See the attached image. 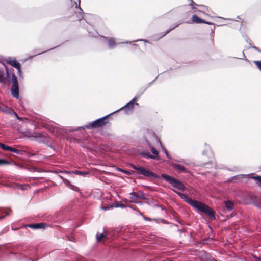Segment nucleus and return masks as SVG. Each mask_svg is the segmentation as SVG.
I'll return each instance as SVG.
<instances>
[{
    "instance_id": "obj_1",
    "label": "nucleus",
    "mask_w": 261,
    "mask_h": 261,
    "mask_svg": "<svg viewBox=\"0 0 261 261\" xmlns=\"http://www.w3.org/2000/svg\"><path fill=\"white\" fill-rule=\"evenodd\" d=\"M173 191L178 196H179L181 199L184 200L185 202L188 203L194 208L198 210L199 211H201L204 214H206L211 217H212L214 219H215V212L205 204L202 203L197 200H193L191 198H188L184 194L176 190H173Z\"/></svg>"
},
{
    "instance_id": "obj_2",
    "label": "nucleus",
    "mask_w": 261,
    "mask_h": 261,
    "mask_svg": "<svg viewBox=\"0 0 261 261\" xmlns=\"http://www.w3.org/2000/svg\"><path fill=\"white\" fill-rule=\"evenodd\" d=\"M110 116L111 115H105L103 117L97 119V120L93 121L92 122L88 124L85 125L83 127H78L75 129H69L68 132H73L75 130H80L81 129H90L94 128L102 127L106 125V124H107L110 120Z\"/></svg>"
},
{
    "instance_id": "obj_3",
    "label": "nucleus",
    "mask_w": 261,
    "mask_h": 261,
    "mask_svg": "<svg viewBox=\"0 0 261 261\" xmlns=\"http://www.w3.org/2000/svg\"><path fill=\"white\" fill-rule=\"evenodd\" d=\"M139 96H140L138 97H135L123 107L113 112H111L108 114H115L118 112H122L123 114H127L128 113H132L134 109V105H138V104L137 103V101Z\"/></svg>"
},
{
    "instance_id": "obj_4",
    "label": "nucleus",
    "mask_w": 261,
    "mask_h": 261,
    "mask_svg": "<svg viewBox=\"0 0 261 261\" xmlns=\"http://www.w3.org/2000/svg\"><path fill=\"white\" fill-rule=\"evenodd\" d=\"M161 176L164 178L166 181L171 184L174 188L181 191L185 190V187L184 184L178 179L164 173L162 174Z\"/></svg>"
},
{
    "instance_id": "obj_5",
    "label": "nucleus",
    "mask_w": 261,
    "mask_h": 261,
    "mask_svg": "<svg viewBox=\"0 0 261 261\" xmlns=\"http://www.w3.org/2000/svg\"><path fill=\"white\" fill-rule=\"evenodd\" d=\"M12 74L11 76V82L12 85L11 87V93L13 97L18 98L19 96V84L17 77L14 73V69L11 68Z\"/></svg>"
},
{
    "instance_id": "obj_6",
    "label": "nucleus",
    "mask_w": 261,
    "mask_h": 261,
    "mask_svg": "<svg viewBox=\"0 0 261 261\" xmlns=\"http://www.w3.org/2000/svg\"><path fill=\"white\" fill-rule=\"evenodd\" d=\"M30 135L35 140L40 143H46L48 141L47 134L44 132L34 131L30 134Z\"/></svg>"
},
{
    "instance_id": "obj_7",
    "label": "nucleus",
    "mask_w": 261,
    "mask_h": 261,
    "mask_svg": "<svg viewBox=\"0 0 261 261\" xmlns=\"http://www.w3.org/2000/svg\"><path fill=\"white\" fill-rule=\"evenodd\" d=\"M140 175H143L145 177H149L150 178H152L154 179H160V177L153 173V172L145 168H143L140 173L139 174Z\"/></svg>"
},
{
    "instance_id": "obj_8",
    "label": "nucleus",
    "mask_w": 261,
    "mask_h": 261,
    "mask_svg": "<svg viewBox=\"0 0 261 261\" xmlns=\"http://www.w3.org/2000/svg\"><path fill=\"white\" fill-rule=\"evenodd\" d=\"M6 61L7 63L16 69L21 67V64L14 58L8 57L7 58Z\"/></svg>"
},
{
    "instance_id": "obj_9",
    "label": "nucleus",
    "mask_w": 261,
    "mask_h": 261,
    "mask_svg": "<svg viewBox=\"0 0 261 261\" xmlns=\"http://www.w3.org/2000/svg\"><path fill=\"white\" fill-rule=\"evenodd\" d=\"M171 166L178 173H186L188 172V170L182 165L175 163H172Z\"/></svg>"
},
{
    "instance_id": "obj_10",
    "label": "nucleus",
    "mask_w": 261,
    "mask_h": 261,
    "mask_svg": "<svg viewBox=\"0 0 261 261\" xmlns=\"http://www.w3.org/2000/svg\"><path fill=\"white\" fill-rule=\"evenodd\" d=\"M101 37L108 41V46L109 49H112L116 47L117 43L116 42V39L115 38L108 37L103 36H101Z\"/></svg>"
},
{
    "instance_id": "obj_11",
    "label": "nucleus",
    "mask_w": 261,
    "mask_h": 261,
    "mask_svg": "<svg viewBox=\"0 0 261 261\" xmlns=\"http://www.w3.org/2000/svg\"><path fill=\"white\" fill-rule=\"evenodd\" d=\"M0 111L3 113H7V114H17L13 109L3 104L0 105Z\"/></svg>"
},
{
    "instance_id": "obj_12",
    "label": "nucleus",
    "mask_w": 261,
    "mask_h": 261,
    "mask_svg": "<svg viewBox=\"0 0 261 261\" xmlns=\"http://www.w3.org/2000/svg\"><path fill=\"white\" fill-rule=\"evenodd\" d=\"M27 226L30 228L33 229H44L47 226V224L44 223H39L28 224Z\"/></svg>"
},
{
    "instance_id": "obj_13",
    "label": "nucleus",
    "mask_w": 261,
    "mask_h": 261,
    "mask_svg": "<svg viewBox=\"0 0 261 261\" xmlns=\"http://www.w3.org/2000/svg\"><path fill=\"white\" fill-rule=\"evenodd\" d=\"M132 196L130 198H135L136 199H145V197L144 196V193L143 192H139L138 193L136 192H132L131 194Z\"/></svg>"
},
{
    "instance_id": "obj_14",
    "label": "nucleus",
    "mask_w": 261,
    "mask_h": 261,
    "mask_svg": "<svg viewBox=\"0 0 261 261\" xmlns=\"http://www.w3.org/2000/svg\"><path fill=\"white\" fill-rule=\"evenodd\" d=\"M75 4L76 5L75 7L79 10V12H75L76 17L79 21H81L83 19H84V11L82 9V8L80 7V4L77 5V3L75 2Z\"/></svg>"
},
{
    "instance_id": "obj_15",
    "label": "nucleus",
    "mask_w": 261,
    "mask_h": 261,
    "mask_svg": "<svg viewBox=\"0 0 261 261\" xmlns=\"http://www.w3.org/2000/svg\"><path fill=\"white\" fill-rule=\"evenodd\" d=\"M140 156L146 159H156L155 156L150 154V152L147 150H144L143 152L140 153Z\"/></svg>"
},
{
    "instance_id": "obj_16",
    "label": "nucleus",
    "mask_w": 261,
    "mask_h": 261,
    "mask_svg": "<svg viewBox=\"0 0 261 261\" xmlns=\"http://www.w3.org/2000/svg\"><path fill=\"white\" fill-rule=\"evenodd\" d=\"M139 41H144L145 42H147V41L146 40L140 39L134 40L133 41H126V42H119V43H118V44H121V43H122V44H132V45L136 46V47H138V48H139V46L138 44L133 43V42H139Z\"/></svg>"
},
{
    "instance_id": "obj_17",
    "label": "nucleus",
    "mask_w": 261,
    "mask_h": 261,
    "mask_svg": "<svg viewBox=\"0 0 261 261\" xmlns=\"http://www.w3.org/2000/svg\"><path fill=\"white\" fill-rule=\"evenodd\" d=\"M11 210L9 209L0 208V220L3 219L5 216L9 215Z\"/></svg>"
},
{
    "instance_id": "obj_18",
    "label": "nucleus",
    "mask_w": 261,
    "mask_h": 261,
    "mask_svg": "<svg viewBox=\"0 0 261 261\" xmlns=\"http://www.w3.org/2000/svg\"><path fill=\"white\" fill-rule=\"evenodd\" d=\"M191 20L193 23L196 24L202 23V22H203V19L199 17L196 14H194L192 16Z\"/></svg>"
},
{
    "instance_id": "obj_19",
    "label": "nucleus",
    "mask_w": 261,
    "mask_h": 261,
    "mask_svg": "<svg viewBox=\"0 0 261 261\" xmlns=\"http://www.w3.org/2000/svg\"><path fill=\"white\" fill-rule=\"evenodd\" d=\"M226 208L229 211H232L234 208V204L231 201L228 200L224 203Z\"/></svg>"
},
{
    "instance_id": "obj_20",
    "label": "nucleus",
    "mask_w": 261,
    "mask_h": 261,
    "mask_svg": "<svg viewBox=\"0 0 261 261\" xmlns=\"http://www.w3.org/2000/svg\"><path fill=\"white\" fill-rule=\"evenodd\" d=\"M146 142H147V146L149 147V148L151 150V152H152V153L153 154L152 155L155 156L156 159H158V156L159 155L158 151L155 149V148L154 147L151 146V144L149 142H148V141H146Z\"/></svg>"
},
{
    "instance_id": "obj_21",
    "label": "nucleus",
    "mask_w": 261,
    "mask_h": 261,
    "mask_svg": "<svg viewBox=\"0 0 261 261\" xmlns=\"http://www.w3.org/2000/svg\"><path fill=\"white\" fill-rule=\"evenodd\" d=\"M0 83L3 85L6 84V80L5 78V72L4 70L0 69Z\"/></svg>"
},
{
    "instance_id": "obj_22",
    "label": "nucleus",
    "mask_w": 261,
    "mask_h": 261,
    "mask_svg": "<svg viewBox=\"0 0 261 261\" xmlns=\"http://www.w3.org/2000/svg\"><path fill=\"white\" fill-rule=\"evenodd\" d=\"M5 68L6 69V77L5 78L6 79V83L8 82V83H10L11 82V74L9 72L8 67L6 65H5Z\"/></svg>"
},
{
    "instance_id": "obj_23",
    "label": "nucleus",
    "mask_w": 261,
    "mask_h": 261,
    "mask_svg": "<svg viewBox=\"0 0 261 261\" xmlns=\"http://www.w3.org/2000/svg\"><path fill=\"white\" fill-rule=\"evenodd\" d=\"M72 173H74L76 175H81L82 176H85L87 175L89 173L87 171H81L79 170H75L72 171Z\"/></svg>"
},
{
    "instance_id": "obj_24",
    "label": "nucleus",
    "mask_w": 261,
    "mask_h": 261,
    "mask_svg": "<svg viewBox=\"0 0 261 261\" xmlns=\"http://www.w3.org/2000/svg\"><path fill=\"white\" fill-rule=\"evenodd\" d=\"M181 22L176 24V25L170 27L169 29H168L166 31H165L163 34L162 35V37L165 36L168 33H169L170 31L173 30L174 29H175L176 27H178L180 24H181Z\"/></svg>"
},
{
    "instance_id": "obj_25",
    "label": "nucleus",
    "mask_w": 261,
    "mask_h": 261,
    "mask_svg": "<svg viewBox=\"0 0 261 261\" xmlns=\"http://www.w3.org/2000/svg\"><path fill=\"white\" fill-rule=\"evenodd\" d=\"M15 117L18 120L21 121L23 123H29V120L25 117H20L19 115H14Z\"/></svg>"
},
{
    "instance_id": "obj_26",
    "label": "nucleus",
    "mask_w": 261,
    "mask_h": 261,
    "mask_svg": "<svg viewBox=\"0 0 261 261\" xmlns=\"http://www.w3.org/2000/svg\"><path fill=\"white\" fill-rule=\"evenodd\" d=\"M156 141H157L158 142H159V143L160 144V145L162 147V151H163V152H164L166 154V156L168 158H170L169 154L168 153V152H167V150H166V149L163 147L161 142L160 141H159L157 139H156Z\"/></svg>"
},
{
    "instance_id": "obj_27",
    "label": "nucleus",
    "mask_w": 261,
    "mask_h": 261,
    "mask_svg": "<svg viewBox=\"0 0 261 261\" xmlns=\"http://www.w3.org/2000/svg\"><path fill=\"white\" fill-rule=\"evenodd\" d=\"M253 179L256 180L257 185L261 187V176H257L252 177Z\"/></svg>"
},
{
    "instance_id": "obj_28",
    "label": "nucleus",
    "mask_w": 261,
    "mask_h": 261,
    "mask_svg": "<svg viewBox=\"0 0 261 261\" xmlns=\"http://www.w3.org/2000/svg\"><path fill=\"white\" fill-rule=\"evenodd\" d=\"M229 58H231L232 57H229ZM232 58L244 60H246V61L249 62V60L246 58V57L244 51L242 52V57L238 58V57H233Z\"/></svg>"
},
{
    "instance_id": "obj_29",
    "label": "nucleus",
    "mask_w": 261,
    "mask_h": 261,
    "mask_svg": "<svg viewBox=\"0 0 261 261\" xmlns=\"http://www.w3.org/2000/svg\"><path fill=\"white\" fill-rule=\"evenodd\" d=\"M106 238V236L103 233H101L100 235L96 234V240L97 242L100 241L102 239Z\"/></svg>"
},
{
    "instance_id": "obj_30",
    "label": "nucleus",
    "mask_w": 261,
    "mask_h": 261,
    "mask_svg": "<svg viewBox=\"0 0 261 261\" xmlns=\"http://www.w3.org/2000/svg\"><path fill=\"white\" fill-rule=\"evenodd\" d=\"M17 69V71H18V75L19 76L20 80L21 79H23V72L21 69V68H18Z\"/></svg>"
},
{
    "instance_id": "obj_31",
    "label": "nucleus",
    "mask_w": 261,
    "mask_h": 261,
    "mask_svg": "<svg viewBox=\"0 0 261 261\" xmlns=\"http://www.w3.org/2000/svg\"><path fill=\"white\" fill-rule=\"evenodd\" d=\"M64 183L67 187H69V188H70L72 185L71 182L68 179H64Z\"/></svg>"
},
{
    "instance_id": "obj_32",
    "label": "nucleus",
    "mask_w": 261,
    "mask_h": 261,
    "mask_svg": "<svg viewBox=\"0 0 261 261\" xmlns=\"http://www.w3.org/2000/svg\"><path fill=\"white\" fill-rule=\"evenodd\" d=\"M159 76V75L153 80L151 82H149L148 83L146 87L145 88V90L144 91H145L146 89H147L148 88H149V87H150L152 84L154 82V81L157 79V78Z\"/></svg>"
},
{
    "instance_id": "obj_33",
    "label": "nucleus",
    "mask_w": 261,
    "mask_h": 261,
    "mask_svg": "<svg viewBox=\"0 0 261 261\" xmlns=\"http://www.w3.org/2000/svg\"><path fill=\"white\" fill-rule=\"evenodd\" d=\"M10 164V162L6 160L0 159V165H8Z\"/></svg>"
},
{
    "instance_id": "obj_34",
    "label": "nucleus",
    "mask_w": 261,
    "mask_h": 261,
    "mask_svg": "<svg viewBox=\"0 0 261 261\" xmlns=\"http://www.w3.org/2000/svg\"><path fill=\"white\" fill-rule=\"evenodd\" d=\"M0 147L4 150L7 151L8 146L7 145H5V144L0 143Z\"/></svg>"
},
{
    "instance_id": "obj_35",
    "label": "nucleus",
    "mask_w": 261,
    "mask_h": 261,
    "mask_svg": "<svg viewBox=\"0 0 261 261\" xmlns=\"http://www.w3.org/2000/svg\"><path fill=\"white\" fill-rule=\"evenodd\" d=\"M197 6H199V7H200L201 8V10H198L199 12H203L204 11H205L207 9V7L204 5H197Z\"/></svg>"
},
{
    "instance_id": "obj_36",
    "label": "nucleus",
    "mask_w": 261,
    "mask_h": 261,
    "mask_svg": "<svg viewBox=\"0 0 261 261\" xmlns=\"http://www.w3.org/2000/svg\"><path fill=\"white\" fill-rule=\"evenodd\" d=\"M12 152H14V153H15L17 154H19V155H21L22 154L21 150L15 149L14 148L13 149V151H12Z\"/></svg>"
},
{
    "instance_id": "obj_37",
    "label": "nucleus",
    "mask_w": 261,
    "mask_h": 261,
    "mask_svg": "<svg viewBox=\"0 0 261 261\" xmlns=\"http://www.w3.org/2000/svg\"><path fill=\"white\" fill-rule=\"evenodd\" d=\"M70 189H72V190H73L74 191L80 192L79 188L77 187H76L74 185H72V186L71 187V188Z\"/></svg>"
},
{
    "instance_id": "obj_38",
    "label": "nucleus",
    "mask_w": 261,
    "mask_h": 261,
    "mask_svg": "<svg viewBox=\"0 0 261 261\" xmlns=\"http://www.w3.org/2000/svg\"><path fill=\"white\" fill-rule=\"evenodd\" d=\"M175 161L177 162L181 163H182L184 165H188L189 164L187 162H186L184 160H176Z\"/></svg>"
},
{
    "instance_id": "obj_39",
    "label": "nucleus",
    "mask_w": 261,
    "mask_h": 261,
    "mask_svg": "<svg viewBox=\"0 0 261 261\" xmlns=\"http://www.w3.org/2000/svg\"><path fill=\"white\" fill-rule=\"evenodd\" d=\"M202 23L210 25H214V24L211 22L207 21L206 20H204L203 19V22H202Z\"/></svg>"
},
{
    "instance_id": "obj_40",
    "label": "nucleus",
    "mask_w": 261,
    "mask_h": 261,
    "mask_svg": "<svg viewBox=\"0 0 261 261\" xmlns=\"http://www.w3.org/2000/svg\"><path fill=\"white\" fill-rule=\"evenodd\" d=\"M251 48H253L256 51L261 53V50H260V49L258 47H256L255 46H251Z\"/></svg>"
},
{
    "instance_id": "obj_41",
    "label": "nucleus",
    "mask_w": 261,
    "mask_h": 261,
    "mask_svg": "<svg viewBox=\"0 0 261 261\" xmlns=\"http://www.w3.org/2000/svg\"><path fill=\"white\" fill-rule=\"evenodd\" d=\"M143 167L139 166V165H137V170L138 171V174H139L140 173V172H141V171L142 170V169H143Z\"/></svg>"
},
{
    "instance_id": "obj_42",
    "label": "nucleus",
    "mask_w": 261,
    "mask_h": 261,
    "mask_svg": "<svg viewBox=\"0 0 261 261\" xmlns=\"http://www.w3.org/2000/svg\"><path fill=\"white\" fill-rule=\"evenodd\" d=\"M210 149V147L208 145L207 146H206V148H205V150L203 151L202 152V154L203 155H205L206 154V152L208 151V150Z\"/></svg>"
},
{
    "instance_id": "obj_43",
    "label": "nucleus",
    "mask_w": 261,
    "mask_h": 261,
    "mask_svg": "<svg viewBox=\"0 0 261 261\" xmlns=\"http://www.w3.org/2000/svg\"><path fill=\"white\" fill-rule=\"evenodd\" d=\"M118 170L119 171H120V172L124 173L127 174H128L129 173L128 171L125 170L121 169H120V168H119Z\"/></svg>"
},
{
    "instance_id": "obj_44",
    "label": "nucleus",
    "mask_w": 261,
    "mask_h": 261,
    "mask_svg": "<svg viewBox=\"0 0 261 261\" xmlns=\"http://www.w3.org/2000/svg\"><path fill=\"white\" fill-rule=\"evenodd\" d=\"M252 257L256 259V261H261V258L260 257H257L255 255L253 254Z\"/></svg>"
},
{
    "instance_id": "obj_45",
    "label": "nucleus",
    "mask_w": 261,
    "mask_h": 261,
    "mask_svg": "<svg viewBox=\"0 0 261 261\" xmlns=\"http://www.w3.org/2000/svg\"><path fill=\"white\" fill-rule=\"evenodd\" d=\"M50 50V49H48V50H46V51H43V52H42V53H38V54H36V55H34V56H32L30 57V58H31L33 57H34V56H36V55H40V54H41L44 53H45V52H46V51H49V50Z\"/></svg>"
},
{
    "instance_id": "obj_46",
    "label": "nucleus",
    "mask_w": 261,
    "mask_h": 261,
    "mask_svg": "<svg viewBox=\"0 0 261 261\" xmlns=\"http://www.w3.org/2000/svg\"><path fill=\"white\" fill-rule=\"evenodd\" d=\"M13 149H14V148L8 146L7 151H9L12 152V151H13Z\"/></svg>"
},
{
    "instance_id": "obj_47",
    "label": "nucleus",
    "mask_w": 261,
    "mask_h": 261,
    "mask_svg": "<svg viewBox=\"0 0 261 261\" xmlns=\"http://www.w3.org/2000/svg\"><path fill=\"white\" fill-rule=\"evenodd\" d=\"M125 206L124 204H118V205H116V207H120L121 208H124Z\"/></svg>"
},
{
    "instance_id": "obj_48",
    "label": "nucleus",
    "mask_w": 261,
    "mask_h": 261,
    "mask_svg": "<svg viewBox=\"0 0 261 261\" xmlns=\"http://www.w3.org/2000/svg\"><path fill=\"white\" fill-rule=\"evenodd\" d=\"M143 219L145 220V221H151V219L150 218H149V217H146L144 216H143Z\"/></svg>"
},
{
    "instance_id": "obj_49",
    "label": "nucleus",
    "mask_w": 261,
    "mask_h": 261,
    "mask_svg": "<svg viewBox=\"0 0 261 261\" xmlns=\"http://www.w3.org/2000/svg\"><path fill=\"white\" fill-rule=\"evenodd\" d=\"M213 28L212 29H211V34H213V35H214V33H215V25H213Z\"/></svg>"
},
{
    "instance_id": "obj_50",
    "label": "nucleus",
    "mask_w": 261,
    "mask_h": 261,
    "mask_svg": "<svg viewBox=\"0 0 261 261\" xmlns=\"http://www.w3.org/2000/svg\"><path fill=\"white\" fill-rule=\"evenodd\" d=\"M63 173L69 174L70 173H72V172L67 171V170H64L63 171Z\"/></svg>"
},
{
    "instance_id": "obj_51",
    "label": "nucleus",
    "mask_w": 261,
    "mask_h": 261,
    "mask_svg": "<svg viewBox=\"0 0 261 261\" xmlns=\"http://www.w3.org/2000/svg\"><path fill=\"white\" fill-rule=\"evenodd\" d=\"M131 167L133 169H135V170H137V165H131Z\"/></svg>"
},
{
    "instance_id": "obj_52",
    "label": "nucleus",
    "mask_w": 261,
    "mask_h": 261,
    "mask_svg": "<svg viewBox=\"0 0 261 261\" xmlns=\"http://www.w3.org/2000/svg\"><path fill=\"white\" fill-rule=\"evenodd\" d=\"M63 171L62 170H58V171H55L54 172L56 174H58L59 173H63Z\"/></svg>"
},
{
    "instance_id": "obj_53",
    "label": "nucleus",
    "mask_w": 261,
    "mask_h": 261,
    "mask_svg": "<svg viewBox=\"0 0 261 261\" xmlns=\"http://www.w3.org/2000/svg\"><path fill=\"white\" fill-rule=\"evenodd\" d=\"M58 176L62 179L63 182H64V179H66V178H64L62 176L59 175Z\"/></svg>"
},
{
    "instance_id": "obj_54",
    "label": "nucleus",
    "mask_w": 261,
    "mask_h": 261,
    "mask_svg": "<svg viewBox=\"0 0 261 261\" xmlns=\"http://www.w3.org/2000/svg\"><path fill=\"white\" fill-rule=\"evenodd\" d=\"M191 8H192V10H194L195 11H196L197 10L196 8V7H195L194 6V5H193V6H191Z\"/></svg>"
},
{
    "instance_id": "obj_55",
    "label": "nucleus",
    "mask_w": 261,
    "mask_h": 261,
    "mask_svg": "<svg viewBox=\"0 0 261 261\" xmlns=\"http://www.w3.org/2000/svg\"><path fill=\"white\" fill-rule=\"evenodd\" d=\"M211 35V37L212 38V41H213V42H214V39H213V37H214V35H213V34H211V35Z\"/></svg>"
},
{
    "instance_id": "obj_56",
    "label": "nucleus",
    "mask_w": 261,
    "mask_h": 261,
    "mask_svg": "<svg viewBox=\"0 0 261 261\" xmlns=\"http://www.w3.org/2000/svg\"><path fill=\"white\" fill-rule=\"evenodd\" d=\"M138 213L139 215H141V216H142L143 217V215L142 213L140 211H138Z\"/></svg>"
},
{
    "instance_id": "obj_57",
    "label": "nucleus",
    "mask_w": 261,
    "mask_h": 261,
    "mask_svg": "<svg viewBox=\"0 0 261 261\" xmlns=\"http://www.w3.org/2000/svg\"><path fill=\"white\" fill-rule=\"evenodd\" d=\"M251 197L253 199V198L255 197L254 195L251 196Z\"/></svg>"
},
{
    "instance_id": "obj_58",
    "label": "nucleus",
    "mask_w": 261,
    "mask_h": 261,
    "mask_svg": "<svg viewBox=\"0 0 261 261\" xmlns=\"http://www.w3.org/2000/svg\"><path fill=\"white\" fill-rule=\"evenodd\" d=\"M143 93H144V91H142V92L140 94V95H141Z\"/></svg>"
},
{
    "instance_id": "obj_59",
    "label": "nucleus",
    "mask_w": 261,
    "mask_h": 261,
    "mask_svg": "<svg viewBox=\"0 0 261 261\" xmlns=\"http://www.w3.org/2000/svg\"><path fill=\"white\" fill-rule=\"evenodd\" d=\"M143 93H144V91H142V92L140 94V95H141Z\"/></svg>"
},
{
    "instance_id": "obj_60",
    "label": "nucleus",
    "mask_w": 261,
    "mask_h": 261,
    "mask_svg": "<svg viewBox=\"0 0 261 261\" xmlns=\"http://www.w3.org/2000/svg\"><path fill=\"white\" fill-rule=\"evenodd\" d=\"M143 93H144V91H142V92L140 94V95H141Z\"/></svg>"
},
{
    "instance_id": "obj_61",
    "label": "nucleus",
    "mask_w": 261,
    "mask_h": 261,
    "mask_svg": "<svg viewBox=\"0 0 261 261\" xmlns=\"http://www.w3.org/2000/svg\"><path fill=\"white\" fill-rule=\"evenodd\" d=\"M143 93H144V91H142V92L140 94V95H141Z\"/></svg>"
},
{
    "instance_id": "obj_62",
    "label": "nucleus",
    "mask_w": 261,
    "mask_h": 261,
    "mask_svg": "<svg viewBox=\"0 0 261 261\" xmlns=\"http://www.w3.org/2000/svg\"><path fill=\"white\" fill-rule=\"evenodd\" d=\"M143 93H144V91H142V92L140 94V95H141Z\"/></svg>"
},
{
    "instance_id": "obj_63",
    "label": "nucleus",
    "mask_w": 261,
    "mask_h": 261,
    "mask_svg": "<svg viewBox=\"0 0 261 261\" xmlns=\"http://www.w3.org/2000/svg\"><path fill=\"white\" fill-rule=\"evenodd\" d=\"M143 93H144V91H142V92L140 94V95H141Z\"/></svg>"
},
{
    "instance_id": "obj_64",
    "label": "nucleus",
    "mask_w": 261,
    "mask_h": 261,
    "mask_svg": "<svg viewBox=\"0 0 261 261\" xmlns=\"http://www.w3.org/2000/svg\"><path fill=\"white\" fill-rule=\"evenodd\" d=\"M237 19H240V16H238L237 17Z\"/></svg>"
}]
</instances>
